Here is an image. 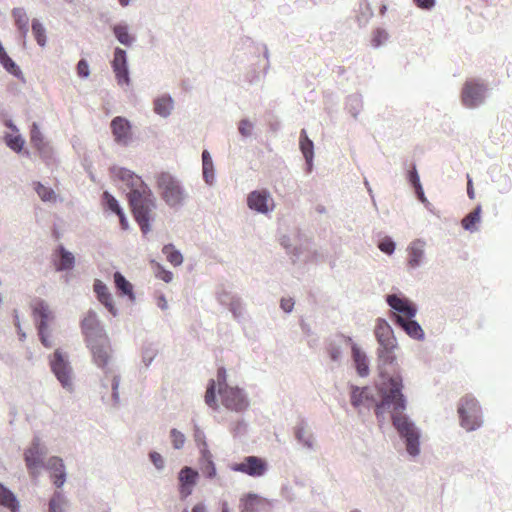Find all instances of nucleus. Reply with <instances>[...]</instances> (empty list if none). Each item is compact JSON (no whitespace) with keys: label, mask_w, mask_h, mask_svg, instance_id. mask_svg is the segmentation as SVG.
I'll use <instances>...</instances> for the list:
<instances>
[{"label":"nucleus","mask_w":512,"mask_h":512,"mask_svg":"<svg viewBox=\"0 0 512 512\" xmlns=\"http://www.w3.org/2000/svg\"><path fill=\"white\" fill-rule=\"evenodd\" d=\"M300 149L306 161L310 163L313 157V143L310 141L305 130L300 133Z\"/></svg>","instance_id":"nucleus-35"},{"label":"nucleus","mask_w":512,"mask_h":512,"mask_svg":"<svg viewBox=\"0 0 512 512\" xmlns=\"http://www.w3.org/2000/svg\"><path fill=\"white\" fill-rule=\"evenodd\" d=\"M114 281L117 289L121 294L127 295L130 298H134L133 286L130 282L126 280V277L122 275L120 272H116L114 274Z\"/></svg>","instance_id":"nucleus-33"},{"label":"nucleus","mask_w":512,"mask_h":512,"mask_svg":"<svg viewBox=\"0 0 512 512\" xmlns=\"http://www.w3.org/2000/svg\"><path fill=\"white\" fill-rule=\"evenodd\" d=\"M458 414L461 425L466 428L467 431H473L479 427L482 423L481 420V409L473 396H463L459 402Z\"/></svg>","instance_id":"nucleus-4"},{"label":"nucleus","mask_w":512,"mask_h":512,"mask_svg":"<svg viewBox=\"0 0 512 512\" xmlns=\"http://www.w3.org/2000/svg\"><path fill=\"white\" fill-rule=\"evenodd\" d=\"M414 3L417 7L423 9H430L435 6V0H414Z\"/></svg>","instance_id":"nucleus-50"},{"label":"nucleus","mask_w":512,"mask_h":512,"mask_svg":"<svg viewBox=\"0 0 512 512\" xmlns=\"http://www.w3.org/2000/svg\"><path fill=\"white\" fill-rule=\"evenodd\" d=\"M252 124L247 121L243 120L239 125V131L242 135H249L251 132Z\"/></svg>","instance_id":"nucleus-53"},{"label":"nucleus","mask_w":512,"mask_h":512,"mask_svg":"<svg viewBox=\"0 0 512 512\" xmlns=\"http://www.w3.org/2000/svg\"><path fill=\"white\" fill-rule=\"evenodd\" d=\"M217 382H218V389L220 388V385H225L226 383V370L225 368H219L217 371Z\"/></svg>","instance_id":"nucleus-54"},{"label":"nucleus","mask_w":512,"mask_h":512,"mask_svg":"<svg viewBox=\"0 0 512 512\" xmlns=\"http://www.w3.org/2000/svg\"><path fill=\"white\" fill-rule=\"evenodd\" d=\"M174 102L170 96H160L155 100L154 110L157 114L161 116H168L173 110Z\"/></svg>","instance_id":"nucleus-31"},{"label":"nucleus","mask_w":512,"mask_h":512,"mask_svg":"<svg viewBox=\"0 0 512 512\" xmlns=\"http://www.w3.org/2000/svg\"><path fill=\"white\" fill-rule=\"evenodd\" d=\"M195 441L197 442L199 448L201 449L203 447V443L205 442L203 439V434L200 431H196L194 434Z\"/></svg>","instance_id":"nucleus-58"},{"label":"nucleus","mask_w":512,"mask_h":512,"mask_svg":"<svg viewBox=\"0 0 512 512\" xmlns=\"http://www.w3.org/2000/svg\"><path fill=\"white\" fill-rule=\"evenodd\" d=\"M43 453L39 446V442H33L31 447L24 453V458L30 474L34 477L37 476L38 467L42 466Z\"/></svg>","instance_id":"nucleus-17"},{"label":"nucleus","mask_w":512,"mask_h":512,"mask_svg":"<svg viewBox=\"0 0 512 512\" xmlns=\"http://www.w3.org/2000/svg\"><path fill=\"white\" fill-rule=\"evenodd\" d=\"M112 134L115 138V142L119 144L127 145L131 139V125L125 117L116 116L111 122Z\"/></svg>","instance_id":"nucleus-11"},{"label":"nucleus","mask_w":512,"mask_h":512,"mask_svg":"<svg viewBox=\"0 0 512 512\" xmlns=\"http://www.w3.org/2000/svg\"><path fill=\"white\" fill-rule=\"evenodd\" d=\"M198 478V473L195 469L185 466L180 470L178 475L179 483H180V495L183 498L191 495L194 486L196 485V481Z\"/></svg>","instance_id":"nucleus-15"},{"label":"nucleus","mask_w":512,"mask_h":512,"mask_svg":"<svg viewBox=\"0 0 512 512\" xmlns=\"http://www.w3.org/2000/svg\"><path fill=\"white\" fill-rule=\"evenodd\" d=\"M372 401L373 400L369 398V390L367 388H354L351 392V403L355 407L361 405L369 406Z\"/></svg>","instance_id":"nucleus-30"},{"label":"nucleus","mask_w":512,"mask_h":512,"mask_svg":"<svg viewBox=\"0 0 512 512\" xmlns=\"http://www.w3.org/2000/svg\"><path fill=\"white\" fill-rule=\"evenodd\" d=\"M339 355H340V351L338 349H333V350L330 351V357L333 360L338 359Z\"/></svg>","instance_id":"nucleus-61"},{"label":"nucleus","mask_w":512,"mask_h":512,"mask_svg":"<svg viewBox=\"0 0 512 512\" xmlns=\"http://www.w3.org/2000/svg\"><path fill=\"white\" fill-rule=\"evenodd\" d=\"M47 469L51 472L53 483L57 487L63 486L66 480L65 466L63 460L57 456L48 459Z\"/></svg>","instance_id":"nucleus-20"},{"label":"nucleus","mask_w":512,"mask_h":512,"mask_svg":"<svg viewBox=\"0 0 512 512\" xmlns=\"http://www.w3.org/2000/svg\"><path fill=\"white\" fill-rule=\"evenodd\" d=\"M34 188L38 197L42 201H51L56 199V195L53 189L42 185L41 182L37 181L34 183Z\"/></svg>","instance_id":"nucleus-39"},{"label":"nucleus","mask_w":512,"mask_h":512,"mask_svg":"<svg viewBox=\"0 0 512 512\" xmlns=\"http://www.w3.org/2000/svg\"><path fill=\"white\" fill-rule=\"evenodd\" d=\"M30 141L39 150L42 149V147L45 145L42 140V136L39 132L38 125L36 123H34L32 125V129H31V133H30Z\"/></svg>","instance_id":"nucleus-42"},{"label":"nucleus","mask_w":512,"mask_h":512,"mask_svg":"<svg viewBox=\"0 0 512 512\" xmlns=\"http://www.w3.org/2000/svg\"><path fill=\"white\" fill-rule=\"evenodd\" d=\"M397 324L402 327L406 334L415 339H423L424 332L421 326L412 318L405 319L403 316H397Z\"/></svg>","instance_id":"nucleus-25"},{"label":"nucleus","mask_w":512,"mask_h":512,"mask_svg":"<svg viewBox=\"0 0 512 512\" xmlns=\"http://www.w3.org/2000/svg\"><path fill=\"white\" fill-rule=\"evenodd\" d=\"M241 512H268L271 502L255 494H248L241 498Z\"/></svg>","instance_id":"nucleus-12"},{"label":"nucleus","mask_w":512,"mask_h":512,"mask_svg":"<svg viewBox=\"0 0 512 512\" xmlns=\"http://www.w3.org/2000/svg\"><path fill=\"white\" fill-rule=\"evenodd\" d=\"M388 39V34L383 29H377L373 33L372 42L373 45L376 47H379L382 42L386 41Z\"/></svg>","instance_id":"nucleus-46"},{"label":"nucleus","mask_w":512,"mask_h":512,"mask_svg":"<svg viewBox=\"0 0 512 512\" xmlns=\"http://www.w3.org/2000/svg\"><path fill=\"white\" fill-rule=\"evenodd\" d=\"M162 251L166 256V260L174 266H178L183 263V255L178 250H176L173 244L164 245Z\"/></svg>","instance_id":"nucleus-34"},{"label":"nucleus","mask_w":512,"mask_h":512,"mask_svg":"<svg viewBox=\"0 0 512 512\" xmlns=\"http://www.w3.org/2000/svg\"><path fill=\"white\" fill-rule=\"evenodd\" d=\"M112 68L116 74V80L119 84L129 83L127 55L125 50L116 48L114 52V59L112 61Z\"/></svg>","instance_id":"nucleus-13"},{"label":"nucleus","mask_w":512,"mask_h":512,"mask_svg":"<svg viewBox=\"0 0 512 512\" xmlns=\"http://www.w3.org/2000/svg\"><path fill=\"white\" fill-rule=\"evenodd\" d=\"M116 176L130 189L127 194L129 206L141 231L147 234L150 231V221L153 220V210L156 208L151 189L141 177L128 169H118Z\"/></svg>","instance_id":"nucleus-2"},{"label":"nucleus","mask_w":512,"mask_h":512,"mask_svg":"<svg viewBox=\"0 0 512 512\" xmlns=\"http://www.w3.org/2000/svg\"><path fill=\"white\" fill-rule=\"evenodd\" d=\"M77 72L79 77L81 78H88L89 76V63L82 59L78 61L77 65Z\"/></svg>","instance_id":"nucleus-48"},{"label":"nucleus","mask_w":512,"mask_h":512,"mask_svg":"<svg viewBox=\"0 0 512 512\" xmlns=\"http://www.w3.org/2000/svg\"><path fill=\"white\" fill-rule=\"evenodd\" d=\"M387 302L391 308L396 310L398 314H394L395 318L397 316H403V318H413L416 313V307L410 303L406 298H401L397 295H388Z\"/></svg>","instance_id":"nucleus-14"},{"label":"nucleus","mask_w":512,"mask_h":512,"mask_svg":"<svg viewBox=\"0 0 512 512\" xmlns=\"http://www.w3.org/2000/svg\"><path fill=\"white\" fill-rule=\"evenodd\" d=\"M416 191V196L417 198L422 202V203H428L427 199H426V196L424 194V190L422 188V186H420V189H415Z\"/></svg>","instance_id":"nucleus-57"},{"label":"nucleus","mask_w":512,"mask_h":512,"mask_svg":"<svg viewBox=\"0 0 512 512\" xmlns=\"http://www.w3.org/2000/svg\"><path fill=\"white\" fill-rule=\"evenodd\" d=\"M232 471H237L251 477H262L268 470V464L264 458L258 456H246L240 463L230 465Z\"/></svg>","instance_id":"nucleus-8"},{"label":"nucleus","mask_w":512,"mask_h":512,"mask_svg":"<svg viewBox=\"0 0 512 512\" xmlns=\"http://www.w3.org/2000/svg\"><path fill=\"white\" fill-rule=\"evenodd\" d=\"M352 358L355 362L358 374L361 377L369 374L368 359L363 351L359 349L357 345L352 346Z\"/></svg>","instance_id":"nucleus-28"},{"label":"nucleus","mask_w":512,"mask_h":512,"mask_svg":"<svg viewBox=\"0 0 512 512\" xmlns=\"http://www.w3.org/2000/svg\"><path fill=\"white\" fill-rule=\"evenodd\" d=\"M32 34L35 37L36 41L38 42V45L41 47H44L46 45L47 37H46V30L43 27V25L38 21V19L32 20Z\"/></svg>","instance_id":"nucleus-37"},{"label":"nucleus","mask_w":512,"mask_h":512,"mask_svg":"<svg viewBox=\"0 0 512 512\" xmlns=\"http://www.w3.org/2000/svg\"><path fill=\"white\" fill-rule=\"evenodd\" d=\"M425 243L419 240L412 242L408 247V265L416 267L424 255Z\"/></svg>","instance_id":"nucleus-27"},{"label":"nucleus","mask_w":512,"mask_h":512,"mask_svg":"<svg viewBox=\"0 0 512 512\" xmlns=\"http://www.w3.org/2000/svg\"><path fill=\"white\" fill-rule=\"evenodd\" d=\"M192 512H206L204 504H196L192 509Z\"/></svg>","instance_id":"nucleus-59"},{"label":"nucleus","mask_w":512,"mask_h":512,"mask_svg":"<svg viewBox=\"0 0 512 512\" xmlns=\"http://www.w3.org/2000/svg\"><path fill=\"white\" fill-rule=\"evenodd\" d=\"M102 199L104 208L106 210H110L116 213L119 218L121 228L123 230H127L129 227L128 221L126 219L123 209L120 207L119 202L116 200V198L109 194L108 191H104Z\"/></svg>","instance_id":"nucleus-21"},{"label":"nucleus","mask_w":512,"mask_h":512,"mask_svg":"<svg viewBox=\"0 0 512 512\" xmlns=\"http://www.w3.org/2000/svg\"><path fill=\"white\" fill-rule=\"evenodd\" d=\"M387 7L385 5H383L381 8H380V14L381 15H384L385 14V11H386Z\"/></svg>","instance_id":"nucleus-63"},{"label":"nucleus","mask_w":512,"mask_h":512,"mask_svg":"<svg viewBox=\"0 0 512 512\" xmlns=\"http://www.w3.org/2000/svg\"><path fill=\"white\" fill-rule=\"evenodd\" d=\"M94 291L96 292V296H98V301L107 308L109 313L116 316L117 309L113 303L112 296L108 291L107 285L98 280L94 284Z\"/></svg>","instance_id":"nucleus-22"},{"label":"nucleus","mask_w":512,"mask_h":512,"mask_svg":"<svg viewBox=\"0 0 512 512\" xmlns=\"http://www.w3.org/2000/svg\"><path fill=\"white\" fill-rule=\"evenodd\" d=\"M215 388L216 383L215 380H211L209 382L208 388L204 395V401L207 405H209L212 409H217L218 404L215 398Z\"/></svg>","instance_id":"nucleus-40"},{"label":"nucleus","mask_w":512,"mask_h":512,"mask_svg":"<svg viewBox=\"0 0 512 512\" xmlns=\"http://www.w3.org/2000/svg\"><path fill=\"white\" fill-rule=\"evenodd\" d=\"M51 369L64 388H71V368L59 350L54 352V357L51 360Z\"/></svg>","instance_id":"nucleus-10"},{"label":"nucleus","mask_w":512,"mask_h":512,"mask_svg":"<svg viewBox=\"0 0 512 512\" xmlns=\"http://www.w3.org/2000/svg\"><path fill=\"white\" fill-rule=\"evenodd\" d=\"M157 277L163 279V281L165 283H169L172 281L173 279V273L170 272V271H166L164 269H161L160 271L157 272L156 274Z\"/></svg>","instance_id":"nucleus-51"},{"label":"nucleus","mask_w":512,"mask_h":512,"mask_svg":"<svg viewBox=\"0 0 512 512\" xmlns=\"http://www.w3.org/2000/svg\"><path fill=\"white\" fill-rule=\"evenodd\" d=\"M281 307L286 313H290V311L294 307V302H293L292 298H282Z\"/></svg>","instance_id":"nucleus-52"},{"label":"nucleus","mask_w":512,"mask_h":512,"mask_svg":"<svg viewBox=\"0 0 512 512\" xmlns=\"http://www.w3.org/2000/svg\"><path fill=\"white\" fill-rule=\"evenodd\" d=\"M158 306L161 307L162 309L167 308V302H166L164 296H161L158 298Z\"/></svg>","instance_id":"nucleus-60"},{"label":"nucleus","mask_w":512,"mask_h":512,"mask_svg":"<svg viewBox=\"0 0 512 512\" xmlns=\"http://www.w3.org/2000/svg\"><path fill=\"white\" fill-rule=\"evenodd\" d=\"M203 175L204 179L208 183H212L214 179V165L213 160L207 150L203 151Z\"/></svg>","instance_id":"nucleus-36"},{"label":"nucleus","mask_w":512,"mask_h":512,"mask_svg":"<svg viewBox=\"0 0 512 512\" xmlns=\"http://www.w3.org/2000/svg\"><path fill=\"white\" fill-rule=\"evenodd\" d=\"M116 39L125 46H130L134 38L129 35L127 26L116 25L113 28Z\"/></svg>","instance_id":"nucleus-38"},{"label":"nucleus","mask_w":512,"mask_h":512,"mask_svg":"<svg viewBox=\"0 0 512 512\" xmlns=\"http://www.w3.org/2000/svg\"><path fill=\"white\" fill-rule=\"evenodd\" d=\"M222 512H229V509H228L226 506H224V507L222 508Z\"/></svg>","instance_id":"nucleus-64"},{"label":"nucleus","mask_w":512,"mask_h":512,"mask_svg":"<svg viewBox=\"0 0 512 512\" xmlns=\"http://www.w3.org/2000/svg\"><path fill=\"white\" fill-rule=\"evenodd\" d=\"M7 145L13 150L21 151L24 141L21 136H9L7 138Z\"/></svg>","instance_id":"nucleus-45"},{"label":"nucleus","mask_w":512,"mask_h":512,"mask_svg":"<svg viewBox=\"0 0 512 512\" xmlns=\"http://www.w3.org/2000/svg\"><path fill=\"white\" fill-rule=\"evenodd\" d=\"M129 1H130V0H118L119 4H120L121 6H124V7H125V6H127V5L129 4Z\"/></svg>","instance_id":"nucleus-62"},{"label":"nucleus","mask_w":512,"mask_h":512,"mask_svg":"<svg viewBox=\"0 0 512 512\" xmlns=\"http://www.w3.org/2000/svg\"><path fill=\"white\" fill-rule=\"evenodd\" d=\"M170 436L174 448L180 449L185 445V435L182 432L176 430V428L171 430Z\"/></svg>","instance_id":"nucleus-43"},{"label":"nucleus","mask_w":512,"mask_h":512,"mask_svg":"<svg viewBox=\"0 0 512 512\" xmlns=\"http://www.w3.org/2000/svg\"><path fill=\"white\" fill-rule=\"evenodd\" d=\"M0 506L9 509L11 512H18L20 505L16 496L10 489L0 483Z\"/></svg>","instance_id":"nucleus-26"},{"label":"nucleus","mask_w":512,"mask_h":512,"mask_svg":"<svg viewBox=\"0 0 512 512\" xmlns=\"http://www.w3.org/2000/svg\"><path fill=\"white\" fill-rule=\"evenodd\" d=\"M81 328L86 336L87 342L92 340V338H97L99 335L106 334L99 325L95 312H88V315L82 320Z\"/></svg>","instance_id":"nucleus-18"},{"label":"nucleus","mask_w":512,"mask_h":512,"mask_svg":"<svg viewBox=\"0 0 512 512\" xmlns=\"http://www.w3.org/2000/svg\"><path fill=\"white\" fill-rule=\"evenodd\" d=\"M58 260L55 261L57 271L71 270L75 264V256L66 250L62 245L58 246L55 252Z\"/></svg>","instance_id":"nucleus-23"},{"label":"nucleus","mask_w":512,"mask_h":512,"mask_svg":"<svg viewBox=\"0 0 512 512\" xmlns=\"http://www.w3.org/2000/svg\"><path fill=\"white\" fill-rule=\"evenodd\" d=\"M118 385H119V378L114 377L113 381H112V390H113V397L115 400L118 399V393H117Z\"/></svg>","instance_id":"nucleus-56"},{"label":"nucleus","mask_w":512,"mask_h":512,"mask_svg":"<svg viewBox=\"0 0 512 512\" xmlns=\"http://www.w3.org/2000/svg\"><path fill=\"white\" fill-rule=\"evenodd\" d=\"M408 181L411 183L414 189H420L421 184L415 166H413L412 169L408 171Z\"/></svg>","instance_id":"nucleus-47"},{"label":"nucleus","mask_w":512,"mask_h":512,"mask_svg":"<svg viewBox=\"0 0 512 512\" xmlns=\"http://www.w3.org/2000/svg\"><path fill=\"white\" fill-rule=\"evenodd\" d=\"M220 400L225 409L233 412H243L249 406V400L242 389L228 384L218 389Z\"/></svg>","instance_id":"nucleus-5"},{"label":"nucleus","mask_w":512,"mask_h":512,"mask_svg":"<svg viewBox=\"0 0 512 512\" xmlns=\"http://www.w3.org/2000/svg\"><path fill=\"white\" fill-rule=\"evenodd\" d=\"M32 315L38 321V335L42 345L50 348L51 342L47 334L49 321L53 318L49 305L42 300H35L32 305Z\"/></svg>","instance_id":"nucleus-6"},{"label":"nucleus","mask_w":512,"mask_h":512,"mask_svg":"<svg viewBox=\"0 0 512 512\" xmlns=\"http://www.w3.org/2000/svg\"><path fill=\"white\" fill-rule=\"evenodd\" d=\"M0 63L3 68L10 74H13L17 78L22 77V72L11 57L7 54L6 50L0 42Z\"/></svg>","instance_id":"nucleus-29"},{"label":"nucleus","mask_w":512,"mask_h":512,"mask_svg":"<svg viewBox=\"0 0 512 512\" xmlns=\"http://www.w3.org/2000/svg\"><path fill=\"white\" fill-rule=\"evenodd\" d=\"M378 249L384 253L392 254L395 250V243L390 238H385L378 243Z\"/></svg>","instance_id":"nucleus-44"},{"label":"nucleus","mask_w":512,"mask_h":512,"mask_svg":"<svg viewBox=\"0 0 512 512\" xmlns=\"http://www.w3.org/2000/svg\"><path fill=\"white\" fill-rule=\"evenodd\" d=\"M199 468L204 477L214 479L217 475L213 455L208 449L206 442L201 448V456L199 458Z\"/></svg>","instance_id":"nucleus-19"},{"label":"nucleus","mask_w":512,"mask_h":512,"mask_svg":"<svg viewBox=\"0 0 512 512\" xmlns=\"http://www.w3.org/2000/svg\"><path fill=\"white\" fill-rule=\"evenodd\" d=\"M378 342V373L381 383L378 392L381 401L376 404L375 413L380 419L386 406L391 407L392 422L402 437L406 438L407 451L410 455L419 453V434L413 423L403 414L406 400L403 393V381L397 371L395 350L398 347L393 329L386 319L378 318L375 326Z\"/></svg>","instance_id":"nucleus-1"},{"label":"nucleus","mask_w":512,"mask_h":512,"mask_svg":"<svg viewBox=\"0 0 512 512\" xmlns=\"http://www.w3.org/2000/svg\"><path fill=\"white\" fill-rule=\"evenodd\" d=\"M481 219V207L477 206L476 209L469 212L467 216L462 220V227L468 231L477 230V223Z\"/></svg>","instance_id":"nucleus-32"},{"label":"nucleus","mask_w":512,"mask_h":512,"mask_svg":"<svg viewBox=\"0 0 512 512\" xmlns=\"http://www.w3.org/2000/svg\"><path fill=\"white\" fill-rule=\"evenodd\" d=\"M467 195L470 199H474L475 198V191H474V188H473V182H472V179L467 176Z\"/></svg>","instance_id":"nucleus-55"},{"label":"nucleus","mask_w":512,"mask_h":512,"mask_svg":"<svg viewBox=\"0 0 512 512\" xmlns=\"http://www.w3.org/2000/svg\"><path fill=\"white\" fill-rule=\"evenodd\" d=\"M150 459L157 469H162L165 465L162 455L157 452L150 453Z\"/></svg>","instance_id":"nucleus-49"},{"label":"nucleus","mask_w":512,"mask_h":512,"mask_svg":"<svg viewBox=\"0 0 512 512\" xmlns=\"http://www.w3.org/2000/svg\"><path fill=\"white\" fill-rule=\"evenodd\" d=\"M485 84L476 80H467L461 92V100L467 107H476L484 101Z\"/></svg>","instance_id":"nucleus-9"},{"label":"nucleus","mask_w":512,"mask_h":512,"mask_svg":"<svg viewBox=\"0 0 512 512\" xmlns=\"http://www.w3.org/2000/svg\"><path fill=\"white\" fill-rule=\"evenodd\" d=\"M64 499L59 492L49 501V512H64Z\"/></svg>","instance_id":"nucleus-41"},{"label":"nucleus","mask_w":512,"mask_h":512,"mask_svg":"<svg viewBox=\"0 0 512 512\" xmlns=\"http://www.w3.org/2000/svg\"><path fill=\"white\" fill-rule=\"evenodd\" d=\"M88 348L91 351L95 364L99 368H107L112 358V349L107 333L99 335L97 338H92V340L88 342Z\"/></svg>","instance_id":"nucleus-7"},{"label":"nucleus","mask_w":512,"mask_h":512,"mask_svg":"<svg viewBox=\"0 0 512 512\" xmlns=\"http://www.w3.org/2000/svg\"><path fill=\"white\" fill-rule=\"evenodd\" d=\"M11 16L22 37L26 38L29 32V16L25 9L23 7H15L11 10Z\"/></svg>","instance_id":"nucleus-24"},{"label":"nucleus","mask_w":512,"mask_h":512,"mask_svg":"<svg viewBox=\"0 0 512 512\" xmlns=\"http://www.w3.org/2000/svg\"><path fill=\"white\" fill-rule=\"evenodd\" d=\"M272 201L269 192L265 190H254L247 198V204L252 210L266 213L269 211V204Z\"/></svg>","instance_id":"nucleus-16"},{"label":"nucleus","mask_w":512,"mask_h":512,"mask_svg":"<svg viewBox=\"0 0 512 512\" xmlns=\"http://www.w3.org/2000/svg\"><path fill=\"white\" fill-rule=\"evenodd\" d=\"M156 185L160 195L168 206L175 207L185 199L184 189L178 180L169 173H161L156 177Z\"/></svg>","instance_id":"nucleus-3"}]
</instances>
